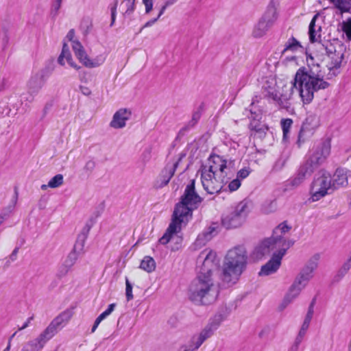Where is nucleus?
Segmentation results:
<instances>
[{"label": "nucleus", "mask_w": 351, "mask_h": 351, "mask_svg": "<svg viewBox=\"0 0 351 351\" xmlns=\"http://www.w3.org/2000/svg\"><path fill=\"white\" fill-rule=\"evenodd\" d=\"M280 125L283 132V138L285 139L289 136L290 130L293 125V120L291 119H282L280 121Z\"/></svg>", "instance_id": "38"}, {"label": "nucleus", "mask_w": 351, "mask_h": 351, "mask_svg": "<svg viewBox=\"0 0 351 351\" xmlns=\"http://www.w3.org/2000/svg\"><path fill=\"white\" fill-rule=\"evenodd\" d=\"M152 158V149L150 147H147L143 152L141 156V160L144 163H147Z\"/></svg>", "instance_id": "44"}, {"label": "nucleus", "mask_w": 351, "mask_h": 351, "mask_svg": "<svg viewBox=\"0 0 351 351\" xmlns=\"http://www.w3.org/2000/svg\"><path fill=\"white\" fill-rule=\"evenodd\" d=\"M319 125V117L315 112H308L302 121L298 132L296 141L298 147H300L302 145L308 141L314 135Z\"/></svg>", "instance_id": "10"}, {"label": "nucleus", "mask_w": 351, "mask_h": 351, "mask_svg": "<svg viewBox=\"0 0 351 351\" xmlns=\"http://www.w3.org/2000/svg\"><path fill=\"white\" fill-rule=\"evenodd\" d=\"M117 4H118V1L115 0L114 5L112 6L111 8H110V11H111V23H110V26L111 27L114 25L115 19H116Z\"/></svg>", "instance_id": "51"}, {"label": "nucleus", "mask_w": 351, "mask_h": 351, "mask_svg": "<svg viewBox=\"0 0 351 351\" xmlns=\"http://www.w3.org/2000/svg\"><path fill=\"white\" fill-rule=\"evenodd\" d=\"M256 99L257 96H256V99H253L250 109L251 112L250 118L252 119L250 127L251 130L254 132V135L261 138L265 136L268 130V127L259 123L260 120L262 119V110L258 108L256 105V102H258Z\"/></svg>", "instance_id": "15"}, {"label": "nucleus", "mask_w": 351, "mask_h": 351, "mask_svg": "<svg viewBox=\"0 0 351 351\" xmlns=\"http://www.w3.org/2000/svg\"><path fill=\"white\" fill-rule=\"evenodd\" d=\"M95 167V162L93 160H89L86 162L84 169L87 172H92Z\"/></svg>", "instance_id": "53"}, {"label": "nucleus", "mask_w": 351, "mask_h": 351, "mask_svg": "<svg viewBox=\"0 0 351 351\" xmlns=\"http://www.w3.org/2000/svg\"><path fill=\"white\" fill-rule=\"evenodd\" d=\"M278 203L276 199H268L261 205V212L264 214H270L277 210Z\"/></svg>", "instance_id": "32"}, {"label": "nucleus", "mask_w": 351, "mask_h": 351, "mask_svg": "<svg viewBox=\"0 0 351 351\" xmlns=\"http://www.w3.org/2000/svg\"><path fill=\"white\" fill-rule=\"evenodd\" d=\"M197 262H202L196 278L189 287V298L198 305H208L214 302L219 295V289L212 278L213 271L217 268L216 254L212 251L202 252Z\"/></svg>", "instance_id": "1"}, {"label": "nucleus", "mask_w": 351, "mask_h": 351, "mask_svg": "<svg viewBox=\"0 0 351 351\" xmlns=\"http://www.w3.org/2000/svg\"><path fill=\"white\" fill-rule=\"evenodd\" d=\"M19 197V192L16 187L14 188V195L10 200V204L5 208H3L0 213V217H3V219L6 220L10 215L14 212V208L16 205Z\"/></svg>", "instance_id": "25"}, {"label": "nucleus", "mask_w": 351, "mask_h": 351, "mask_svg": "<svg viewBox=\"0 0 351 351\" xmlns=\"http://www.w3.org/2000/svg\"><path fill=\"white\" fill-rule=\"evenodd\" d=\"M132 289V284L129 281L128 277H125V296L128 302L131 301L134 298Z\"/></svg>", "instance_id": "43"}, {"label": "nucleus", "mask_w": 351, "mask_h": 351, "mask_svg": "<svg viewBox=\"0 0 351 351\" xmlns=\"http://www.w3.org/2000/svg\"><path fill=\"white\" fill-rule=\"evenodd\" d=\"M47 77V71H40L34 75L29 80L30 86L40 87L44 85Z\"/></svg>", "instance_id": "31"}, {"label": "nucleus", "mask_w": 351, "mask_h": 351, "mask_svg": "<svg viewBox=\"0 0 351 351\" xmlns=\"http://www.w3.org/2000/svg\"><path fill=\"white\" fill-rule=\"evenodd\" d=\"M315 300H316V299L313 298V300L311 301L310 305H309V307H308V312H307V313L306 315L305 319H304V322H303V324L302 325V327H301V328L303 329V330H307V329L309 327L310 322H311V321L312 319L313 315V313H314L313 308H314V305H315Z\"/></svg>", "instance_id": "36"}, {"label": "nucleus", "mask_w": 351, "mask_h": 351, "mask_svg": "<svg viewBox=\"0 0 351 351\" xmlns=\"http://www.w3.org/2000/svg\"><path fill=\"white\" fill-rule=\"evenodd\" d=\"M330 153V146L327 143H323L313 148L300 166L295 176L287 181V186L293 188L299 186L326 161Z\"/></svg>", "instance_id": "3"}, {"label": "nucleus", "mask_w": 351, "mask_h": 351, "mask_svg": "<svg viewBox=\"0 0 351 351\" xmlns=\"http://www.w3.org/2000/svg\"><path fill=\"white\" fill-rule=\"evenodd\" d=\"M75 36V31L73 29H71L69 31L67 35H66V38L70 40V41H73V39Z\"/></svg>", "instance_id": "61"}, {"label": "nucleus", "mask_w": 351, "mask_h": 351, "mask_svg": "<svg viewBox=\"0 0 351 351\" xmlns=\"http://www.w3.org/2000/svg\"><path fill=\"white\" fill-rule=\"evenodd\" d=\"M71 313L67 311L61 313L55 317L49 326L34 339L25 343L21 351H39L46 343L52 339L56 334L68 322Z\"/></svg>", "instance_id": "6"}, {"label": "nucleus", "mask_w": 351, "mask_h": 351, "mask_svg": "<svg viewBox=\"0 0 351 351\" xmlns=\"http://www.w3.org/2000/svg\"><path fill=\"white\" fill-rule=\"evenodd\" d=\"M250 173V170L249 168H243L238 171L237 178L239 180L246 178L249 176Z\"/></svg>", "instance_id": "52"}, {"label": "nucleus", "mask_w": 351, "mask_h": 351, "mask_svg": "<svg viewBox=\"0 0 351 351\" xmlns=\"http://www.w3.org/2000/svg\"><path fill=\"white\" fill-rule=\"evenodd\" d=\"M62 0H55L52 5L51 14L53 18H55L58 14V11L61 7Z\"/></svg>", "instance_id": "45"}, {"label": "nucleus", "mask_w": 351, "mask_h": 351, "mask_svg": "<svg viewBox=\"0 0 351 351\" xmlns=\"http://www.w3.org/2000/svg\"><path fill=\"white\" fill-rule=\"evenodd\" d=\"M186 154L184 153H182L180 154L179 158L172 162L171 164L168 163L163 171H162V176L163 177L162 182L164 184H167L170 181L171 178L173 177V176L175 173L176 169L178 167L180 162L182 160V159L185 157Z\"/></svg>", "instance_id": "22"}, {"label": "nucleus", "mask_w": 351, "mask_h": 351, "mask_svg": "<svg viewBox=\"0 0 351 351\" xmlns=\"http://www.w3.org/2000/svg\"><path fill=\"white\" fill-rule=\"evenodd\" d=\"M303 49L301 43L295 37L291 36L285 43L282 53H285L287 51L296 52L299 49Z\"/></svg>", "instance_id": "29"}, {"label": "nucleus", "mask_w": 351, "mask_h": 351, "mask_svg": "<svg viewBox=\"0 0 351 351\" xmlns=\"http://www.w3.org/2000/svg\"><path fill=\"white\" fill-rule=\"evenodd\" d=\"M266 82L267 84V85H263L262 88H283L285 85H282L280 86V84H278L276 79L274 78V77H270L269 80H266Z\"/></svg>", "instance_id": "46"}, {"label": "nucleus", "mask_w": 351, "mask_h": 351, "mask_svg": "<svg viewBox=\"0 0 351 351\" xmlns=\"http://www.w3.org/2000/svg\"><path fill=\"white\" fill-rule=\"evenodd\" d=\"M131 114V111L126 108L119 110L113 115L110 126L116 129L124 128L125 126V121L130 119Z\"/></svg>", "instance_id": "21"}, {"label": "nucleus", "mask_w": 351, "mask_h": 351, "mask_svg": "<svg viewBox=\"0 0 351 351\" xmlns=\"http://www.w3.org/2000/svg\"><path fill=\"white\" fill-rule=\"evenodd\" d=\"M106 315L102 313H101L95 319V323L92 327L91 332H94L97 328L98 327L99 324L101 323L102 320H104L105 318H106Z\"/></svg>", "instance_id": "50"}, {"label": "nucleus", "mask_w": 351, "mask_h": 351, "mask_svg": "<svg viewBox=\"0 0 351 351\" xmlns=\"http://www.w3.org/2000/svg\"><path fill=\"white\" fill-rule=\"evenodd\" d=\"M83 95L90 96L92 94L90 89H80Z\"/></svg>", "instance_id": "64"}, {"label": "nucleus", "mask_w": 351, "mask_h": 351, "mask_svg": "<svg viewBox=\"0 0 351 351\" xmlns=\"http://www.w3.org/2000/svg\"><path fill=\"white\" fill-rule=\"evenodd\" d=\"M140 267L148 273L153 271L156 268V263L151 256H145L141 263Z\"/></svg>", "instance_id": "35"}, {"label": "nucleus", "mask_w": 351, "mask_h": 351, "mask_svg": "<svg viewBox=\"0 0 351 351\" xmlns=\"http://www.w3.org/2000/svg\"><path fill=\"white\" fill-rule=\"evenodd\" d=\"M292 88H326L328 86L326 82L316 77L313 72L306 67H300L291 80Z\"/></svg>", "instance_id": "9"}, {"label": "nucleus", "mask_w": 351, "mask_h": 351, "mask_svg": "<svg viewBox=\"0 0 351 351\" xmlns=\"http://www.w3.org/2000/svg\"><path fill=\"white\" fill-rule=\"evenodd\" d=\"M332 188V178L326 171H320L315 175L310 186L311 197L308 201L315 202L328 193V190Z\"/></svg>", "instance_id": "8"}, {"label": "nucleus", "mask_w": 351, "mask_h": 351, "mask_svg": "<svg viewBox=\"0 0 351 351\" xmlns=\"http://www.w3.org/2000/svg\"><path fill=\"white\" fill-rule=\"evenodd\" d=\"M16 332H14L9 339L6 348L3 351H10L11 348V341Z\"/></svg>", "instance_id": "63"}, {"label": "nucleus", "mask_w": 351, "mask_h": 351, "mask_svg": "<svg viewBox=\"0 0 351 351\" xmlns=\"http://www.w3.org/2000/svg\"><path fill=\"white\" fill-rule=\"evenodd\" d=\"M277 11L274 1L272 0L267 6V10L255 25L252 35L255 38L263 36L277 19Z\"/></svg>", "instance_id": "14"}, {"label": "nucleus", "mask_w": 351, "mask_h": 351, "mask_svg": "<svg viewBox=\"0 0 351 351\" xmlns=\"http://www.w3.org/2000/svg\"><path fill=\"white\" fill-rule=\"evenodd\" d=\"M247 214V204L241 202L232 212L222 217L221 224L226 229L238 228L243 223Z\"/></svg>", "instance_id": "13"}, {"label": "nucleus", "mask_w": 351, "mask_h": 351, "mask_svg": "<svg viewBox=\"0 0 351 351\" xmlns=\"http://www.w3.org/2000/svg\"><path fill=\"white\" fill-rule=\"evenodd\" d=\"M90 228H84L82 232L77 235V240L73 246V250L82 254L84 253V247Z\"/></svg>", "instance_id": "24"}, {"label": "nucleus", "mask_w": 351, "mask_h": 351, "mask_svg": "<svg viewBox=\"0 0 351 351\" xmlns=\"http://www.w3.org/2000/svg\"><path fill=\"white\" fill-rule=\"evenodd\" d=\"M202 112V106H199L196 110L193 112L191 119L187 124L182 129V130H189L193 128L199 121Z\"/></svg>", "instance_id": "33"}, {"label": "nucleus", "mask_w": 351, "mask_h": 351, "mask_svg": "<svg viewBox=\"0 0 351 351\" xmlns=\"http://www.w3.org/2000/svg\"><path fill=\"white\" fill-rule=\"evenodd\" d=\"M217 232V227L210 226L198 235L196 242L199 245H204L207 241H210Z\"/></svg>", "instance_id": "27"}, {"label": "nucleus", "mask_w": 351, "mask_h": 351, "mask_svg": "<svg viewBox=\"0 0 351 351\" xmlns=\"http://www.w3.org/2000/svg\"><path fill=\"white\" fill-rule=\"evenodd\" d=\"M241 186V181L239 179L236 178L232 180L228 184V189L230 191H237Z\"/></svg>", "instance_id": "49"}, {"label": "nucleus", "mask_w": 351, "mask_h": 351, "mask_svg": "<svg viewBox=\"0 0 351 351\" xmlns=\"http://www.w3.org/2000/svg\"><path fill=\"white\" fill-rule=\"evenodd\" d=\"M80 255L81 254H78V252L72 250V251L67 256L66 260L64 262V264L60 270V275H66L70 269L74 265Z\"/></svg>", "instance_id": "23"}, {"label": "nucleus", "mask_w": 351, "mask_h": 351, "mask_svg": "<svg viewBox=\"0 0 351 351\" xmlns=\"http://www.w3.org/2000/svg\"><path fill=\"white\" fill-rule=\"evenodd\" d=\"M293 93V89H272V91L268 92L265 96L271 99L281 108H288Z\"/></svg>", "instance_id": "19"}, {"label": "nucleus", "mask_w": 351, "mask_h": 351, "mask_svg": "<svg viewBox=\"0 0 351 351\" xmlns=\"http://www.w3.org/2000/svg\"><path fill=\"white\" fill-rule=\"evenodd\" d=\"M322 45L327 56L337 52L339 49H345V47L337 39H334L332 41L326 40Z\"/></svg>", "instance_id": "26"}, {"label": "nucleus", "mask_w": 351, "mask_h": 351, "mask_svg": "<svg viewBox=\"0 0 351 351\" xmlns=\"http://www.w3.org/2000/svg\"><path fill=\"white\" fill-rule=\"evenodd\" d=\"M208 161L209 168L207 169L205 167L202 171H209V173L215 175L218 171L221 174L226 173L227 175L234 166L233 160L224 159L223 157L217 154L210 155Z\"/></svg>", "instance_id": "16"}, {"label": "nucleus", "mask_w": 351, "mask_h": 351, "mask_svg": "<svg viewBox=\"0 0 351 351\" xmlns=\"http://www.w3.org/2000/svg\"><path fill=\"white\" fill-rule=\"evenodd\" d=\"M136 0H123L121 5L125 8L124 14L130 15L135 10Z\"/></svg>", "instance_id": "41"}, {"label": "nucleus", "mask_w": 351, "mask_h": 351, "mask_svg": "<svg viewBox=\"0 0 351 351\" xmlns=\"http://www.w3.org/2000/svg\"><path fill=\"white\" fill-rule=\"evenodd\" d=\"M160 16H159V14H158V16L155 19H151L149 20V21H147L142 28H144V27H150L152 25H153L160 18Z\"/></svg>", "instance_id": "60"}, {"label": "nucleus", "mask_w": 351, "mask_h": 351, "mask_svg": "<svg viewBox=\"0 0 351 351\" xmlns=\"http://www.w3.org/2000/svg\"><path fill=\"white\" fill-rule=\"evenodd\" d=\"M72 48L76 57L86 67L94 68L99 66L104 62L103 57H98L94 60H91L87 56L84 47L78 40H73Z\"/></svg>", "instance_id": "18"}, {"label": "nucleus", "mask_w": 351, "mask_h": 351, "mask_svg": "<svg viewBox=\"0 0 351 351\" xmlns=\"http://www.w3.org/2000/svg\"><path fill=\"white\" fill-rule=\"evenodd\" d=\"M247 260V252L243 246L235 247L228 252L221 275V279L225 286L230 287L237 283L245 269Z\"/></svg>", "instance_id": "4"}, {"label": "nucleus", "mask_w": 351, "mask_h": 351, "mask_svg": "<svg viewBox=\"0 0 351 351\" xmlns=\"http://www.w3.org/2000/svg\"><path fill=\"white\" fill-rule=\"evenodd\" d=\"M219 325L218 322L214 321L209 322L199 333L193 335L186 343L182 345L179 351L197 350L202 343L213 335Z\"/></svg>", "instance_id": "12"}, {"label": "nucleus", "mask_w": 351, "mask_h": 351, "mask_svg": "<svg viewBox=\"0 0 351 351\" xmlns=\"http://www.w3.org/2000/svg\"><path fill=\"white\" fill-rule=\"evenodd\" d=\"M19 250V247H16L14 248V250L12 251V254H10L9 258L10 261H14L16 260L17 254Z\"/></svg>", "instance_id": "58"}, {"label": "nucleus", "mask_w": 351, "mask_h": 351, "mask_svg": "<svg viewBox=\"0 0 351 351\" xmlns=\"http://www.w3.org/2000/svg\"><path fill=\"white\" fill-rule=\"evenodd\" d=\"M319 259V254H315L302 267L285 297L282 302L284 307L295 299L313 278V272L318 267Z\"/></svg>", "instance_id": "5"}, {"label": "nucleus", "mask_w": 351, "mask_h": 351, "mask_svg": "<svg viewBox=\"0 0 351 351\" xmlns=\"http://www.w3.org/2000/svg\"><path fill=\"white\" fill-rule=\"evenodd\" d=\"M344 51L345 49H339L337 52L328 55V57L330 59V63L329 65L330 69L340 67L343 59Z\"/></svg>", "instance_id": "28"}, {"label": "nucleus", "mask_w": 351, "mask_h": 351, "mask_svg": "<svg viewBox=\"0 0 351 351\" xmlns=\"http://www.w3.org/2000/svg\"><path fill=\"white\" fill-rule=\"evenodd\" d=\"M306 330H303V329L300 328L299 333L295 339L294 344H295L298 346H300V343L302 341L303 337H304V335L306 334Z\"/></svg>", "instance_id": "54"}, {"label": "nucleus", "mask_w": 351, "mask_h": 351, "mask_svg": "<svg viewBox=\"0 0 351 351\" xmlns=\"http://www.w3.org/2000/svg\"><path fill=\"white\" fill-rule=\"evenodd\" d=\"M64 178L62 174H57L53 176L47 184H43L41 189L46 190L48 187L55 189L60 186L63 184Z\"/></svg>", "instance_id": "34"}, {"label": "nucleus", "mask_w": 351, "mask_h": 351, "mask_svg": "<svg viewBox=\"0 0 351 351\" xmlns=\"http://www.w3.org/2000/svg\"><path fill=\"white\" fill-rule=\"evenodd\" d=\"M321 26L315 27L313 32L311 30V29H308L309 40L311 43H315L317 40L316 36L321 31Z\"/></svg>", "instance_id": "47"}, {"label": "nucleus", "mask_w": 351, "mask_h": 351, "mask_svg": "<svg viewBox=\"0 0 351 351\" xmlns=\"http://www.w3.org/2000/svg\"><path fill=\"white\" fill-rule=\"evenodd\" d=\"M349 177H351V170L343 167L337 168L332 178V189L346 186Z\"/></svg>", "instance_id": "20"}, {"label": "nucleus", "mask_w": 351, "mask_h": 351, "mask_svg": "<svg viewBox=\"0 0 351 351\" xmlns=\"http://www.w3.org/2000/svg\"><path fill=\"white\" fill-rule=\"evenodd\" d=\"M145 7V13H149L153 8V0H142Z\"/></svg>", "instance_id": "55"}, {"label": "nucleus", "mask_w": 351, "mask_h": 351, "mask_svg": "<svg viewBox=\"0 0 351 351\" xmlns=\"http://www.w3.org/2000/svg\"><path fill=\"white\" fill-rule=\"evenodd\" d=\"M319 17V14H316L313 16V19H311V21L309 24L308 29H311V30L313 32V29L315 27H317L318 25H315L316 21Z\"/></svg>", "instance_id": "57"}, {"label": "nucleus", "mask_w": 351, "mask_h": 351, "mask_svg": "<svg viewBox=\"0 0 351 351\" xmlns=\"http://www.w3.org/2000/svg\"><path fill=\"white\" fill-rule=\"evenodd\" d=\"M302 101L304 104H309L312 101L313 97H314V93H313V90L314 89H295ZM315 90H317V89H315Z\"/></svg>", "instance_id": "37"}, {"label": "nucleus", "mask_w": 351, "mask_h": 351, "mask_svg": "<svg viewBox=\"0 0 351 351\" xmlns=\"http://www.w3.org/2000/svg\"><path fill=\"white\" fill-rule=\"evenodd\" d=\"M350 268H351V261H350L349 260H347V261L343 264L342 267L337 271L335 278L337 280L343 278L346 276V274L348 272V271L350 269Z\"/></svg>", "instance_id": "40"}, {"label": "nucleus", "mask_w": 351, "mask_h": 351, "mask_svg": "<svg viewBox=\"0 0 351 351\" xmlns=\"http://www.w3.org/2000/svg\"><path fill=\"white\" fill-rule=\"evenodd\" d=\"M8 28L5 27H2V32H3V47H5L8 43Z\"/></svg>", "instance_id": "56"}, {"label": "nucleus", "mask_w": 351, "mask_h": 351, "mask_svg": "<svg viewBox=\"0 0 351 351\" xmlns=\"http://www.w3.org/2000/svg\"><path fill=\"white\" fill-rule=\"evenodd\" d=\"M341 14L351 12V0H329Z\"/></svg>", "instance_id": "30"}, {"label": "nucleus", "mask_w": 351, "mask_h": 351, "mask_svg": "<svg viewBox=\"0 0 351 351\" xmlns=\"http://www.w3.org/2000/svg\"><path fill=\"white\" fill-rule=\"evenodd\" d=\"M291 243H276L275 249L271 259L264 265L262 266L259 272L260 276H269L275 273L281 265V260L286 254L287 250L291 247Z\"/></svg>", "instance_id": "11"}, {"label": "nucleus", "mask_w": 351, "mask_h": 351, "mask_svg": "<svg viewBox=\"0 0 351 351\" xmlns=\"http://www.w3.org/2000/svg\"><path fill=\"white\" fill-rule=\"evenodd\" d=\"M178 0H165V2H164V4L162 5V7L160 8V11H159V16H161L165 11L166 10V9L173 5L174 3H176L177 2Z\"/></svg>", "instance_id": "48"}, {"label": "nucleus", "mask_w": 351, "mask_h": 351, "mask_svg": "<svg viewBox=\"0 0 351 351\" xmlns=\"http://www.w3.org/2000/svg\"><path fill=\"white\" fill-rule=\"evenodd\" d=\"M195 181L191 180L186 186L180 201L176 205L172 221L164 235L159 239L160 244L165 245L173 234L181 229L182 223H186L192 217L193 210L197 209L203 201L195 189Z\"/></svg>", "instance_id": "2"}, {"label": "nucleus", "mask_w": 351, "mask_h": 351, "mask_svg": "<svg viewBox=\"0 0 351 351\" xmlns=\"http://www.w3.org/2000/svg\"><path fill=\"white\" fill-rule=\"evenodd\" d=\"M115 306H116V304L114 303L110 304L108 306V308L105 311H104L103 313L106 315V317H108L114 311Z\"/></svg>", "instance_id": "59"}, {"label": "nucleus", "mask_w": 351, "mask_h": 351, "mask_svg": "<svg viewBox=\"0 0 351 351\" xmlns=\"http://www.w3.org/2000/svg\"><path fill=\"white\" fill-rule=\"evenodd\" d=\"M215 176L209 171H202V186L208 194L218 193L223 188V184L228 181V178H226L224 176L220 180H217Z\"/></svg>", "instance_id": "17"}, {"label": "nucleus", "mask_w": 351, "mask_h": 351, "mask_svg": "<svg viewBox=\"0 0 351 351\" xmlns=\"http://www.w3.org/2000/svg\"><path fill=\"white\" fill-rule=\"evenodd\" d=\"M342 30L346 34L348 41L351 40V18L342 23Z\"/></svg>", "instance_id": "42"}, {"label": "nucleus", "mask_w": 351, "mask_h": 351, "mask_svg": "<svg viewBox=\"0 0 351 351\" xmlns=\"http://www.w3.org/2000/svg\"><path fill=\"white\" fill-rule=\"evenodd\" d=\"M66 59L67 62L71 60V55L70 53L69 48L66 43H64L62 46V52L58 58V62L60 65H64V59Z\"/></svg>", "instance_id": "39"}, {"label": "nucleus", "mask_w": 351, "mask_h": 351, "mask_svg": "<svg viewBox=\"0 0 351 351\" xmlns=\"http://www.w3.org/2000/svg\"><path fill=\"white\" fill-rule=\"evenodd\" d=\"M33 319V317H29L27 321L23 324V325L19 328V330H24L25 328H26L27 327H28L30 322Z\"/></svg>", "instance_id": "62"}, {"label": "nucleus", "mask_w": 351, "mask_h": 351, "mask_svg": "<svg viewBox=\"0 0 351 351\" xmlns=\"http://www.w3.org/2000/svg\"><path fill=\"white\" fill-rule=\"evenodd\" d=\"M287 221H283L280 223L273 231V234L271 237L267 238L262 241V243L256 248L254 254L257 258H261L265 255H269L275 249L276 243L280 241V243H291V246L294 244V241L287 239L284 237V234L291 230Z\"/></svg>", "instance_id": "7"}]
</instances>
